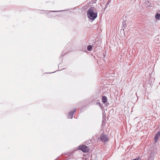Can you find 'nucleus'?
I'll use <instances>...</instances> for the list:
<instances>
[{
	"instance_id": "f257e3e1",
	"label": "nucleus",
	"mask_w": 160,
	"mask_h": 160,
	"mask_svg": "<svg viewBox=\"0 0 160 160\" xmlns=\"http://www.w3.org/2000/svg\"><path fill=\"white\" fill-rule=\"evenodd\" d=\"M94 7H91L87 11V15L89 18L92 21L94 20L97 17V12H94Z\"/></svg>"
},
{
	"instance_id": "f03ea898",
	"label": "nucleus",
	"mask_w": 160,
	"mask_h": 160,
	"mask_svg": "<svg viewBox=\"0 0 160 160\" xmlns=\"http://www.w3.org/2000/svg\"><path fill=\"white\" fill-rule=\"evenodd\" d=\"M78 149L84 152H87L89 151V148L85 145H80L78 147Z\"/></svg>"
},
{
	"instance_id": "7ed1b4c3",
	"label": "nucleus",
	"mask_w": 160,
	"mask_h": 160,
	"mask_svg": "<svg viewBox=\"0 0 160 160\" xmlns=\"http://www.w3.org/2000/svg\"><path fill=\"white\" fill-rule=\"evenodd\" d=\"M103 143H106L108 140V135L105 134L102 135L99 138Z\"/></svg>"
},
{
	"instance_id": "20e7f679",
	"label": "nucleus",
	"mask_w": 160,
	"mask_h": 160,
	"mask_svg": "<svg viewBox=\"0 0 160 160\" xmlns=\"http://www.w3.org/2000/svg\"><path fill=\"white\" fill-rule=\"evenodd\" d=\"M76 110V109H74L73 110L70 112L68 114V118H72L74 113Z\"/></svg>"
},
{
	"instance_id": "39448f33",
	"label": "nucleus",
	"mask_w": 160,
	"mask_h": 160,
	"mask_svg": "<svg viewBox=\"0 0 160 160\" xmlns=\"http://www.w3.org/2000/svg\"><path fill=\"white\" fill-rule=\"evenodd\" d=\"M160 136V131L158 132L155 135L154 139L156 142H157Z\"/></svg>"
},
{
	"instance_id": "423d86ee",
	"label": "nucleus",
	"mask_w": 160,
	"mask_h": 160,
	"mask_svg": "<svg viewBox=\"0 0 160 160\" xmlns=\"http://www.w3.org/2000/svg\"><path fill=\"white\" fill-rule=\"evenodd\" d=\"M153 153H151L149 156L148 160H153V156L154 155Z\"/></svg>"
},
{
	"instance_id": "0eeeda50",
	"label": "nucleus",
	"mask_w": 160,
	"mask_h": 160,
	"mask_svg": "<svg viewBox=\"0 0 160 160\" xmlns=\"http://www.w3.org/2000/svg\"><path fill=\"white\" fill-rule=\"evenodd\" d=\"M127 26L126 21H124L122 22V29H124Z\"/></svg>"
},
{
	"instance_id": "6e6552de",
	"label": "nucleus",
	"mask_w": 160,
	"mask_h": 160,
	"mask_svg": "<svg viewBox=\"0 0 160 160\" xmlns=\"http://www.w3.org/2000/svg\"><path fill=\"white\" fill-rule=\"evenodd\" d=\"M102 102L103 103H105L107 101V98L105 96H103L102 97Z\"/></svg>"
},
{
	"instance_id": "1a4fd4ad",
	"label": "nucleus",
	"mask_w": 160,
	"mask_h": 160,
	"mask_svg": "<svg viewBox=\"0 0 160 160\" xmlns=\"http://www.w3.org/2000/svg\"><path fill=\"white\" fill-rule=\"evenodd\" d=\"M155 18L157 20H160V14L157 13L155 15Z\"/></svg>"
},
{
	"instance_id": "9d476101",
	"label": "nucleus",
	"mask_w": 160,
	"mask_h": 160,
	"mask_svg": "<svg viewBox=\"0 0 160 160\" xmlns=\"http://www.w3.org/2000/svg\"><path fill=\"white\" fill-rule=\"evenodd\" d=\"M87 48L88 51H90L92 49V46L91 45H88V46Z\"/></svg>"
},
{
	"instance_id": "9b49d317",
	"label": "nucleus",
	"mask_w": 160,
	"mask_h": 160,
	"mask_svg": "<svg viewBox=\"0 0 160 160\" xmlns=\"http://www.w3.org/2000/svg\"><path fill=\"white\" fill-rule=\"evenodd\" d=\"M61 11H48V12H47L48 13H50V12H60ZM47 12H48V11H47Z\"/></svg>"
},
{
	"instance_id": "f8f14e48",
	"label": "nucleus",
	"mask_w": 160,
	"mask_h": 160,
	"mask_svg": "<svg viewBox=\"0 0 160 160\" xmlns=\"http://www.w3.org/2000/svg\"><path fill=\"white\" fill-rule=\"evenodd\" d=\"M140 158L139 157H138V158H136L135 159H132V160H139L140 159Z\"/></svg>"
},
{
	"instance_id": "ddd939ff",
	"label": "nucleus",
	"mask_w": 160,
	"mask_h": 160,
	"mask_svg": "<svg viewBox=\"0 0 160 160\" xmlns=\"http://www.w3.org/2000/svg\"><path fill=\"white\" fill-rule=\"evenodd\" d=\"M157 13H159V14H160V10H158V12H157Z\"/></svg>"
},
{
	"instance_id": "4468645a",
	"label": "nucleus",
	"mask_w": 160,
	"mask_h": 160,
	"mask_svg": "<svg viewBox=\"0 0 160 160\" xmlns=\"http://www.w3.org/2000/svg\"><path fill=\"white\" fill-rule=\"evenodd\" d=\"M109 1H108L107 3V4H108L109 3Z\"/></svg>"
},
{
	"instance_id": "2eb2a0df",
	"label": "nucleus",
	"mask_w": 160,
	"mask_h": 160,
	"mask_svg": "<svg viewBox=\"0 0 160 160\" xmlns=\"http://www.w3.org/2000/svg\"><path fill=\"white\" fill-rule=\"evenodd\" d=\"M97 103H99L98 102H97ZM99 105H100V106H101V104H100V103H99Z\"/></svg>"
},
{
	"instance_id": "dca6fc26",
	"label": "nucleus",
	"mask_w": 160,
	"mask_h": 160,
	"mask_svg": "<svg viewBox=\"0 0 160 160\" xmlns=\"http://www.w3.org/2000/svg\"><path fill=\"white\" fill-rule=\"evenodd\" d=\"M93 1H93V2H95V1H96V0H93Z\"/></svg>"
}]
</instances>
